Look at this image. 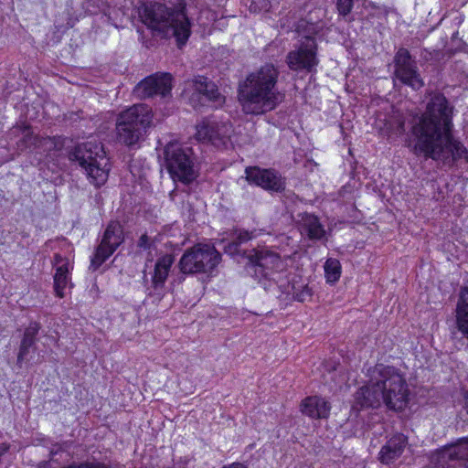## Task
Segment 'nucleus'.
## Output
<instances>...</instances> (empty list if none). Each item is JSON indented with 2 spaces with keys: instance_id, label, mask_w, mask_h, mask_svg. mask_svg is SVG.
<instances>
[{
  "instance_id": "nucleus-24",
  "label": "nucleus",
  "mask_w": 468,
  "mask_h": 468,
  "mask_svg": "<svg viewBox=\"0 0 468 468\" xmlns=\"http://www.w3.org/2000/svg\"><path fill=\"white\" fill-rule=\"evenodd\" d=\"M40 325L37 322H31L26 328L17 356V362L21 363L27 359L29 349L34 346L36 336L38 334Z\"/></svg>"
},
{
  "instance_id": "nucleus-7",
  "label": "nucleus",
  "mask_w": 468,
  "mask_h": 468,
  "mask_svg": "<svg viewBox=\"0 0 468 468\" xmlns=\"http://www.w3.org/2000/svg\"><path fill=\"white\" fill-rule=\"evenodd\" d=\"M249 271L262 283L265 290L272 285L274 275L283 268L280 255L265 247L253 249L246 253Z\"/></svg>"
},
{
  "instance_id": "nucleus-5",
  "label": "nucleus",
  "mask_w": 468,
  "mask_h": 468,
  "mask_svg": "<svg viewBox=\"0 0 468 468\" xmlns=\"http://www.w3.org/2000/svg\"><path fill=\"white\" fill-rule=\"evenodd\" d=\"M69 159L84 170L90 184L99 187L105 184L109 176V159L103 146L96 141L78 144L69 152Z\"/></svg>"
},
{
  "instance_id": "nucleus-2",
  "label": "nucleus",
  "mask_w": 468,
  "mask_h": 468,
  "mask_svg": "<svg viewBox=\"0 0 468 468\" xmlns=\"http://www.w3.org/2000/svg\"><path fill=\"white\" fill-rule=\"evenodd\" d=\"M410 395L405 376L399 369L378 364L369 370L368 382L356 391L355 399L361 408H378L385 404L389 410H402L409 403Z\"/></svg>"
},
{
  "instance_id": "nucleus-34",
  "label": "nucleus",
  "mask_w": 468,
  "mask_h": 468,
  "mask_svg": "<svg viewBox=\"0 0 468 468\" xmlns=\"http://www.w3.org/2000/svg\"><path fill=\"white\" fill-rule=\"evenodd\" d=\"M24 140L26 142H28V143L32 144V143H36L37 138L33 136L32 133L29 130H26L24 132Z\"/></svg>"
},
{
  "instance_id": "nucleus-22",
  "label": "nucleus",
  "mask_w": 468,
  "mask_h": 468,
  "mask_svg": "<svg viewBox=\"0 0 468 468\" xmlns=\"http://www.w3.org/2000/svg\"><path fill=\"white\" fill-rule=\"evenodd\" d=\"M331 410L330 403L319 396L307 397L302 401L301 411L312 419H326Z\"/></svg>"
},
{
  "instance_id": "nucleus-27",
  "label": "nucleus",
  "mask_w": 468,
  "mask_h": 468,
  "mask_svg": "<svg viewBox=\"0 0 468 468\" xmlns=\"http://www.w3.org/2000/svg\"><path fill=\"white\" fill-rule=\"evenodd\" d=\"M313 290L308 285H303L300 288H293L292 297L294 300L303 303L311 299Z\"/></svg>"
},
{
  "instance_id": "nucleus-9",
  "label": "nucleus",
  "mask_w": 468,
  "mask_h": 468,
  "mask_svg": "<svg viewBox=\"0 0 468 468\" xmlns=\"http://www.w3.org/2000/svg\"><path fill=\"white\" fill-rule=\"evenodd\" d=\"M165 166L174 181L189 184L197 177L192 150L182 147L178 143H169L165 151Z\"/></svg>"
},
{
  "instance_id": "nucleus-19",
  "label": "nucleus",
  "mask_w": 468,
  "mask_h": 468,
  "mask_svg": "<svg viewBox=\"0 0 468 468\" xmlns=\"http://www.w3.org/2000/svg\"><path fill=\"white\" fill-rule=\"evenodd\" d=\"M174 261L175 258L172 254H165L156 260L154 271L151 273L150 294L154 293L159 299L164 296L165 282Z\"/></svg>"
},
{
  "instance_id": "nucleus-4",
  "label": "nucleus",
  "mask_w": 468,
  "mask_h": 468,
  "mask_svg": "<svg viewBox=\"0 0 468 468\" xmlns=\"http://www.w3.org/2000/svg\"><path fill=\"white\" fill-rule=\"evenodd\" d=\"M142 22L162 37H174L177 46L186 45L190 35L192 22L187 15L186 4L168 7L161 3H145L138 9Z\"/></svg>"
},
{
  "instance_id": "nucleus-12",
  "label": "nucleus",
  "mask_w": 468,
  "mask_h": 468,
  "mask_svg": "<svg viewBox=\"0 0 468 468\" xmlns=\"http://www.w3.org/2000/svg\"><path fill=\"white\" fill-rule=\"evenodd\" d=\"M123 240L124 237L122 225L117 221L110 222L91 258V267L94 270L98 269L115 252Z\"/></svg>"
},
{
  "instance_id": "nucleus-16",
  "label": "nucleus",
  "mask_w": 468,
  "mask_h": 468,
  "mask_svg": "<svg viewBox=\"0 0 468 468\" xmlns=\"http://www.w3.org/2000/svg\"><path fill=\"white\" fill-rule=\"evenodd\" d=\"M457 461H465L468 465V438H463L456 444L439 450L431 459L435 468H456Z\"/></svg>"
},
{
  "instance_id": "nucleus-31",
  "label": "nucleus",
  "mask_w": 468,
  "mask_h": 468,
  "mask_svg": "<svg viewBox=\"0 0 468 468\" xmlns=\"http://www.w3.org/2000/svg\"><path fill=\"white\" fill-rule=\"evenodd\" d=\"M252 235L247 230H237L234 233L233 240L238 243L239 246L251 239Z\"/></svg>"
},
{
  "instance_id": "nucleus-26",
  "label": "nucleus",
  "mask_w": 468,
  "mask_h": 468,
  "mask_svg": "<svg viewBox=\"0 0 468 468\" xmlns=\"http://www.w3.org/2000/svg\"><path fill=\"white\" fill-rule=\"evenodd\" d=\"M387 129L390 134H402L405 132V122L403 117L400 114L392 116L390 121L387 123Z\"/></svg>"
},
{
  "instance_id": "nucleus-33",
  "label": "nucleus",
  "mask_w": 468,
  "mask_h": 468,
  "mask_svg": "<svg viewBox=\"0 0 468 468\" xmlns=\"http://www.w3.org/2000/svg\"><path fill=\"white\" fill-rule=\"evenodd\" d=\"M138 247L143 249H147L149 247V238L146 234L140 237L138 240Z\"/></svg>"
},
{
  "instance_id": "nucleus-37",
  "label": "nucleus",
  "mask_w": 468,
  "mask_h": 468,
  "mask_svg": "<svg viewBox=\"0 0 468 468\" xmlns=\"http://www.w3.org/2000/svg\"><path fill=\"white\" fill-rule=\"evenodd\" d=\"M56 452H55L54 450H51V451H50V454H51V455L56 454Z\"/></svg>"
},
{
  "instance_id": "nucleus-17",
  "label": "nucleus",
  "mask_w": 468,
  "mask_h": 468,
  "mask_svg": "<svg viewBox=\"0 0 468 468\" xmlns=\"http://www.w3.org/2000/svg\"><path fill=\"white\" fill-rule=\"evenodd\" d=\"M246 179L266 190L282 191L284 189L282 177L272 169L250 166L245 169Z\"/></svg>"
},
{
  "instance_id": "nucleus-30",
  "label": "nucleus",
  "mask_w": 468,
  "mask_h": 468,
  "mask_svg": "<svg viewBox=\"0 0 468 468\" xmlns=\"http://www.w3.org/2000/svg\"><path fill=\"white\" fill-rule=\"evenodd\" d=\"M336 7L339 15L346 16L353 8V0H337Z\"/></svg>"
},
{
  "instance_id": "nucleus-38",
  "label": "nucleus",
  "mask_w": 468,
  "mask_h": 468,
  "mask_svg": "<svg viewBox=\"0 0 468 468\" xmlns=\"http://www.w3.org/2000/svg\"><path fill=\"white\" fill-rule=\"evenodd\" d=\"M182 280H184V276L183 275L179 278V282H181Z\"/></svg>"
},
{
  "instance_id": "nucleus-10",
  "label": "nucleus",
  "mask_w": 468,
  "mask_h": 468,
  "mask_svg": "<svg viewBox=\"0 0 468 468\" xmlns=\"http://www.w3.org/2000/svg\"><path fill=\"white\" fill-rule=\"evenodd\" d=\"M185 93L194 108L205 106L207 102L214 103V107L220 105L224 98L218 92L216 84L204 76L195 77L187 82Z\"/></svg>"
},
{
  "instance_id": "nucleus-15",
  "label": "nucleus",
  "mask_w": 468,
  "mask_h": 468,
  "mask_svg": "<svg viewBox=\"0 0 468 468\" xmlns=\"http://www.w3.org/2000/svg\"><path fill=\"white\" fill-rule=\"evenodd\" d=\"M172 90V75L169 73H156L146 77L139 82L133 92L140 98L154 96L165 97Z\"/></svg>"
},
{
  "instance_id": "nucleus-36",
  "label": "nucleus",
  "mask_w": 468,
  "mask_h": 468,
  "mask_svg": "<svg viewBox=\"0 0 468 468\" xmlns=\"http://www.w3.org/2000/svg\"><path fill=\"white\" fill-rule=\"evenodd\" d=\"M37 468H51V463L49 461H43L37 464Z\"/></svg>"
},
{
  "instance_id": "nucleus-25",
  "label": "nucleus",
  "mask_w": 468,
  "mask_h": 468,
  "mask_svg": "<svg viewBox=\"0 0 468 468\" xmlns=\"http://www.w3.org/2000/svg\"><path fill=\"white\" fill-rule=\"evenodd\" d=\"M324 273L327 282L334 283L339 280L341 264L338 260L329 258L324 263Z\"/></svg>"
},
{
  "instance_id": "nucleus-18",
  "label": "nucleus",
  "mask_w": 468,
  "mask_h": 468,
  "mask_svg": "<svg viewBox=\"0 0 468 468\" xmlns=\"http://www.w3.org/2000/svg\"><path fill=\"white\" fill-rule=\"evenodd\" d=\"M52 265L55 269V274L53 277L54 291L58 297L63 298L65 296V290L67 287L72 286L71 271L73 270V263L69 259L56 253L53 257Z\"/></svg>"
},
{
  "instance_id": "nucleus-20",
  "label": "nucleus",
  "mask_w": 468,
  "mask_h": 468,
  "mask_svg": "<svg viewBox=\"0 0 468 468\" xmlns=\"http://www.w3.org/2000/svg\"><path fill=\"white\" fill-rule=\"evenodd\" d=\"M456 340L468 346V287L461 289L455 309V329L452 332Z\"/></svg>"
},
{
  "instance_id": "nucleus-13",
  "label": "nucleus",
  "mask_w": 468,
  "mask_h": 468,
  "mask_svg": "<svg viewBox=\"0 0 468 468\" xmlns=\"http://www.w3.org/2000/svg\"><path fill=\"white\" fill-rule=\"evenodd\" d=\"M286 62L292 70L311 72L318 64L314 38L311 37H304L296 49L288 53Z\"/></svg>"
},
{
  "instance_id": "nucleus-23",
  "label": "nucleus",
  "mask_w": 468,
  "mask_h": 468,
  "mask_svg": "<svg viewBox=\"0 0 468 468\" xmlns=\"http://www.w3.org/2000/svg\"><path fill=\"white\" fill-rule=\"evenodd\" d=\"M298 217L301 232L305 234L311 240H321L325 237V229L318 217L310 213H302Z\"/></svg>"
},
{
  "instance_id": "nucleus-32",
  "label": "nucleus",
  "mask_w": 468,
  "mask_h": 468,
  "mask_svg": "<svg viewBox=\"0 0 468 468\" xmlns=\"http://www.w3.org/2000/svg\"><path fill=\"white\" fill-rule=\"evenodd\" d=\"M239 246L238 245V243L232 239L230 242H229L228 245L225 246L224 250L225 252L229 254H235L239 252Z\"/></svg>"
},
{
  "instance_id": "nucleus-29",
  "label": "nucleus",
  "mask_w": 468,
  "mask_h": 468,
  "mask_svg": "<svg viewBox=\"0 0 468 468\" xmlns=\"http://www.w3.org/2000/svg\"><path fill=\"white\" fill-rule=\"evenodd\" d=\"M271 7L270 0H251L250 10L251 12L268 11Z\"/></svg>"
},
{
  "instance_id": "nucleus-21",
  "label": "nucleus",
  "mask_w": 468,
  "mask_h": 468,
  "mask_svg": "<svg viewBox=\"0 0 468 468\" xmlns=\"http://www.w3.org/2000/svg\"><path fill=\"white\" fill-rule=\"evenodd\" d=\"M408 445V438L402 433L393 435L381 447L378 460L381 463L389 465L398 460Z\"/></svg>"
},
{
  "instance_id": "nucleus-3",
  "label": "nucleus",
  "mask_w": 468,
  "mask_h": 468,
  "mask_svg": "<svg viewBox=\"0 0 468 468\" xmlns=\"http://www.w3.org/2000/svg\"><path fill=\"white\" fill-rule=\"evenodd\" d=\"M279 70L265 64L250 73L239 86V101L246 114L260 115L274 110L283 100L277 90Z\"/></svg>"
},
{
  "instance_id": "nucleus-1",
  "label": "nucleus",
  "mask_w": 468,
  "mask_h": 468,
  "mask_svg": "<svg viewBox=\"0 0 468 468\" xmlns=\"http://www.w3.org/2000/svg\"><path fill=\"white\" fill-rule=\"evenodd\" d=\"M452 127V108L443 94H433L426 111L413 118L414 154L449 166L460 159H467L468 151L454 138Z\"/></svg>"
},
{
  "instance_id": "nucleus-6",
  "label": "nucleus",
  "mask_w": 468,
  "mask_h": 468,
  "mask_svg": "<svg viewBox=\"0 0 468 468\" xmlns=\"http://www.w3.org/2000/svg\"><path fill=\"white\" fill-rule=\"evenodd\" d=\"M153 121L152 109L146 104H134L121 112L116 120L119 143L134 146L144 140Z\"/></svg>"
},
{
  "instance_id": "nucleus-14",
  "label": "nucleus",
  "mask_w": 468,
  "mask_h": 468,
  "mask_svg": "<svg viewBox=\"0 0 468 468\" xmlns=\"http://www.w3.org/2000/svg\"><path fill=\"white\" fill-rule=\"evenodd\" d=\"M232 133L229 122H218L214 120H205L197 126V139L210 143L217 148L227 147Z\"/></svg>"
},
{
  "instance_id": "nucleus-35",
  "label": "nucleus",
  "mask_w": 468,
  "mask_h": 468,
  "mask_svg": "<svg viewBox=\"0 0 468 468\" xmlns=\"http://www.w3.org/2000/svg\"><path fill=\"white\" fill-rule=\"evenodd\" d=\"M222 468H247V466H245V465H243L242 463H233L231 464L225 465Z\"/></svg>"
},
{
  "instance_id": "nucleus-8",
  "label": "nucleus",
  "mask_w": 468,
  "mask_h": 468,
  "mask_svg": "<svg viewBox=\"0 0 468 468\" xmlns=\"http://www.w3.org/2000/svg\"><path fill=\"white\" fill-rule=\"evenodd\" d=\"M220 260V253L213 246L197 244L183 253L178 266L183 275L209 273Z\"/></svg>"
},
{
  "instance_id": "nucleus-28",
  "label": "nucleus",
  "mask_w": 468,
  "mask_h": 468,
  "mask_svg": "<svg viewBox=\"0 0 468 468\" xmlns=\"http://www.w3.org/2000/svg\"><path fill=\"white\" fill-rule=\"evenodd\" d=\"M39 143L46 147L48 151L60 150L62 148V141L60 138L46 137L39 140Z\"/></svg>"
},
{
  "instance_id": "nucleus-11",
  "label": "nucleus",
  "mask_w": 468,
  "mask_h": 468,
  "mask_svg": "<svg viewBox=\"0 0 468 468\" xmlns=\"http://www.w3.org/2000/svg\"><path fill=\"white\" fill-rule=\"evenodd\" d=\"M394 76L404 85L418 90L424 86L417 62L407 48H400L394 57Z\"/></svg>"
}]
</instances>
